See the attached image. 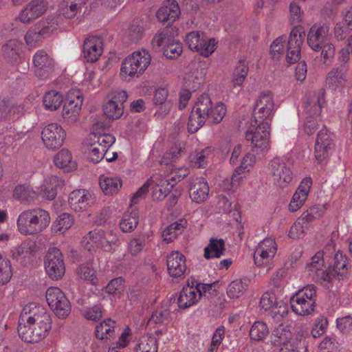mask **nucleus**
Wrapping results in <instances>:
<instances>
[{
  "label": "nucleus",
  "instance_id": "nucleus-2",
  "mask_svg": "<svg viewBox=\"0 0 352 352\" xmlns=\"http://www.w3.org/2000/svg\"><path fill=\"white\" fill-rule=\"evenodd\" d=\"M52 317L43 306L31 302L26 305L19 316L18 333L22 340L36 343L44 339L52 329Z\"/></svg>",
  "mask_w": 352,
  "mask_h": 352
},
{
  "label": "nucleus",
  "instance_id": "nucleus-57",
  "mask_svg": "<svg viewBox=\"0 0 352 352\" xmlns=\"http://www.w3.org/2000/svg\"><path fill=\"white\" fill-rule=\"evenodd\" d=\"M247 286L246 283L242 280H234L230 283L227 289V294L230 298H238L243 294Z\"/></svg>",
  "mask_w": 352,
  "mask_h": 352
},
{
  "label": "nucleus",
  "instance_id": "nucleus-30",
  "mask_svg": "<svg viewBox=\"0 0 352 352\" xmlns=\"http://www.w3.org/2000/svg\"><path fill=\"white\" fill-rule=\"evenodd\" d=\"M209 195V186L204 177L194 179L189 188V195L191 200L201 204L206 200Z\"/></svg>",
  "mask_w": 352,
  "mask_h": 352
},
{
  "label": "nucleus",
  "instance_id": "nucleus-55",
  "mask_svg": "<svg viewBox=\"0 0 352 352\" xmlns=\"http://www.w3.org/2000/svg\"><path fill=\"white\" fill-rule=\"evenodd\" d=\"M12 276L10 261L6 256L0 254V283H8Z\"/></svg>",
  "mask_w": 352,
  "mask_h": 352
},
{
  "label": "nucleus",
  "instance_id": "nucleus-54",
  "mask_svg": "<svg viewBox=\"0 0 352 352\" xmlns=\"http://www.w3.org/2000/svg\"><path fill=\"white\" fill-rule=\"evenodd\" d=\"M207 120L211 123L217 124L222 121L226 113V108L223 103L217 102L214 107L211 102V107L208 111Z\"/></svg>",
  "mask_w": 352,
  "mask_h": 352
},
{
  "label": "nucleus",
  "instance_id": "nucleus-8",
  "mask_svg": "<svg viewBox=\"0 0 352 352\" xmlns=\"http://www.w3.org/2000/svg\"><path fill=\"white\" fill-rule=\"evenodd\" d=\"M292 311L299 316L311 314L316 305V287L307 285L298 290L290 298Z\"/></svg>",
  "mask_w": 352,
  "mask_h": 352
},
{
  "label": "nucleus",
  "instance_id": "nucleus-42",
  "mask_svg": "<svg viewBox=\"0 0 352 352\" xmlns=\"http://www.w3.org/2000/svg\"><path fill=\"white\" fill-rule=\"evenodd\" d=\"M213 149L211 147H206L199 151H195L189 157L190 164L193 168H205L208 163V160L212 155Z\"/></svg>",
  "mask_w": 352,
  "mask_h": 352
},
{
  "label": "nucleus",
  "instance_id": "nucleus-52",
  "mask_svg": "<svg viewBox=\"0 0 352 352\" xmlns=\"http://www.w3.org/2000/svg\"><path fill=\"white\" fill-rule=\"evenodd\" d=\"M205 74L201 69L188 74L184 78L185 85L191 91H195L204 82Z\"/></svg>",
  "mask_w": 352,
  "mask_h": 352
},
{
  "label": "nucleus",
  "instance_id": "nucleus-45",
  "mask_svg": "<svg viewBox=\"0 0 352 352\" xmlns=\"http://www.w3.org/2000/svg\"><path fill=\"white\" fill-rule=\"evenodd\" d=\"M74 223V219L72 214L66 212L60 214L52 225V233H64L73 226Z\"/></svg>",
  "mask_w": 352,
  "mask_h": 352
},
{
  "label": "nucleus",
  "instance_id": "nucleus-18",
  "mask_svg": "<svg viewBox=\"0 0 352 352\" xmlns=\"http://www.w3.org/2000/svg\"><path fill=\"white\" fill-rule=\"evenodd\" d=\"M305 36V32L301 25H296L292 30L288 38L286 54V60L288 63L293 64L299 60L300 48Z\"/></svg>",
  "mask_w": 352,
  "mask_h": 352
},
{
  "label": "nucleus",
  "instance_id": "nucleus-24",
  "mask_svg": "<svg viewBox=\"0 0 352 352\" xmlns=\"http://www.w3.org/2000/svg\"><path fill=\"white\" fill-rule=\"evenodd\" d=\"M348 79L347 68L340 65L333 67L328 72L325 84L332 91H341L346 87Z\"/></svg>",
  "mask_w": 352,
  "mask_h": 352
},
{
  "label": "nucleus",
  "instance_id": "nucleus-40",
  "mask_svg": "<svg viewBox=\"0 0 352 352\" xmlns=\"http://www.w3.org/2000/svg\"><path fill=\"white\" fill-rule=\"evenodd\" d=\"M256 163V156L252 153H248L243 157L240 166L234 170L232 175V183L241 181L243 173H248Z\"/></svg>",
  "mask_w": 352,
  "mask_h": 352
},
{
  "label": "nucleus",
  "instance_id": "nucleus-28",
  "mask_svg": "<svg viewBox=\"0 0 352 352\" xmlns=\"http://www.w3.org/2000/svg\"><path fill=\"white\" fill-rule=\"evenodd\" d=\"M94 0H63L60 6V13L65 18H74L85 8L84 13L88 10V6L92 5Z\"/></svg>",
  "mask_w": 352,
  "mask_h": 352
},
{
  "label": "nucleus",
  "instance_id": "nucleus-53",
  "mask_svg": "<svg viewBox=\"0 0 352 352\" xmlns=\"http://www.w3.org/2000/svg\"><path fill=\"white\" fill-rule=\"evenodd\" d=\"M77 274L80 278L89 281L92 285H96L98 282L96 270L89 263L80 265L77 270Z\"/></svg>",
  "mask_w": 352,
  "mask_h": 352
},
{
  "label": "nucleus",
  "instance_id": "nucleus-61",
  "mask_svg": "<svg viewBox=\"0 0 352 352\" xmlns=\"http://www.w3.org/2000/svg\"><path fill=\"white\" fill-rule=\"evenodd\" d=\"M45 38L36 25L30 28L25 34L24 38L26 44L30 47H35L42 38Z\"/></svg>",
  "mask_w": 352,
  "mask_h": 352
},
{
  "label": "nucleus",
  "instance_id": "nucleus-11",
  "mask_svg": "<svg viewBox=\"0 0 352 352\" xmlns=\"http://www.w3.org/2000/svg\"><path fill=\"white\" fill-rule=\"evenodd\" d=\"M83 96L80 90L72 89L67 92L62 111L65 124L72 125L79 120Z\"/></svg>",
  "mask_w": 352,
  "mask_h": 352
},
{
  "label": "nucleus",
  "instance_id": "nucleus-6",
  "mask_svg": "<svg viewBox=\"0 0 352 352\" xmlns=\"http://www.w3.org/2000/svg\"><path fill=\"white\" fill-rule=\"evenodd\" d=\"M212 287V284L201 283L194 278L188 279L177 298L179 307L187 309L195 305L203 296L210 293Z\"/></svg>",
  "mask_w": 352,
  "mask_h": 352
},
{
  "label": "nucleus",
  "instance_id": "nucleus-33",
  "mask_svg": "<svg viewBox=\"0 0 352 352\" xmlns=\"http://www.w3.org/2000/svg\"><path fill=\"white\" fill-rule=\"evenodd\" d=\"M167 267L170 276L180 277L186 270V258L180 252L175 251L167 256Z\"/></svg>",
  "mask_w": 352,
  "mask_h": 352
},
{
  "label": "nucleus",
  "instance_id": "nucleus-35",
  "mask_svg": "<svg viewBox=\"0 0 352 352\" xmlns=\"http://www.w3.org/2000/svg\"><path fill=\"white\" fill-rule=\"evenodd\" d=\"M188 226V221L184 218L179 219L166 227L162 231V237L167 243H171L181 234Z\"/></svg>",
  "mask_w": 352,
  "mask_h": 352
},
{
  "label": "nucleus",
  "instance_id": "nucleus-46",
  "mask_svg": "<svg viewBox=\"0 0 352 352\" xmlns=\"http://www.w3.org/2000/svg\"><path fill=\"white\" fill-rule=\"evenodd\" d=\"M157 340L150 334L141 336L136 346V352H157Z\"/></svg>",
  "mask_w": 352,
  "mask_h": 352
},
{
  "label": "nucleus",
  "instance_id": "nucleus-49",
  "mask_svg": "<svg viewBox=\"0 0 352 352\" xmlns=\"http://www.w3.org/2000/svg\"><path fill=\"white\" fill-rule=\"evenodd\" d=\"M38 29L45 37L54 32L58 26V16H50L42 19L37 24Z\"/></svg>",
  "mask_w": 352,
  "mask_h": 352
},
{
  "label": "nucleus",
  "instance_id": "nucleus-1",
  "mask_svg": "<svg viewBox=\"0 0 352 352\" xmlns=\"http://www.w3.org/2000/svg\"><path fill=\"white\" fill-rule=\"evenodd\" d=\"M275 112L273 96L270 92L261 94L254 109V120L248 127L245 139L251 142L252 151L265 153L270 148L269 128Z\"/></svg>",
  "mask_w": 352,
  "mask_h": 352
},
{
  "label": "nucleus",
  "instance_id": "nucleus-39",
  "mask_svg": "<svg viewBox=\"0 0 352 352\" xmlns=\"http://www.w3.org/2000/svg\"><path fill=\"white\" fill-rule=\"evenodd\" d=\"M22 43L17 39H10L2 46L4 56L10 62L16 63L20 59Z\"/></svg>",
  "mask_w": 352,
  "mask_h": 352
},
{
  "label": "nucleus",
  "instance_id": "nucleus-50",
  "mask_svg": "<svg viewBox=\"0 0 352 352\" xmlns=\"http://www.w3.org/2000/svg\"><path fill=\"white\" fill-rule=\"evenodd\" d=\"M12 257L21 263L29 258L32 253V248L27 241L22 242L20 245L14 247L11 250Z\"/></svg>",
  "mask_w": 352,
  "mask_h": 352
},
{
  "label": "nucleus",
  "instance_id": "nucleus-10",
  "mask_svg": "<svg viewBox=\"0 0 352 352\" xmlns=\"http://www.w3.org/2000/svg\"><path fill=\"white\" fill-rule=\"evenodd\" d=\"M210 107L211 99L208 94H202L197 98L188 118L187 128L189 133H195L205 124Z\"/></svg>",
  "mask_w": 352,
  "mask_h": 352
},
{
  "label": "nucleus",
  "instance_id": "nucleus-13",
  "mask_svg": "<svg viewBox=\"0 0 352 352\" xmlns=\"http://www.w3.org/2000/svg\"><path fill=\"white\" fill-rule=\"evenodd\" d=\"M277 251V245L272 238H266L256 246L254 252V261L258 267L265 266L267 272L272 266V261Z\"/></svg>",
  "mask_w": 352,
  "mask_h": 352
},
{
  "label": "nucleus",
  "instance_id": "nucleus-17",
  "mask_svg": "<svg viewBox=\"0 0 352 352\" xmlns=\"http://www.w3.org/2000/svg\"><path fill=\"white\" fill-rule=\"evenodd\" d=\"M45 268L49 276L54 280H58L65 274V267L63 255L60 250L50 248L45 259Z\"/></svg>",
  "mask_w": 352,
  "mask_h": 352
},
{
  "label": "nucleus",
  "instance_id": "nucleus-16",
  "mask_svg": "<svg viewBox=\"0 0 352 352\" xmlns=\"http://www.w3.org/2000/svg\"><path fill=\"white\" fill-rule=\"evenodd\" d=\"M334 135L327 128L323 127L318 133L314 146V156L318 163L326 160L334 147Z\"/></svg>",
  "mask_w": 352,
  "mask_h": 352
},
{
  "label": "nucleus",
  "instance_id": "nucleus-58",
  "mask_svg": "<svg viewBox=\"0 0 352 352\" xmlns=\"http://www.w3.org/2000/svg\"><path fill=\"white\" fill-rule=\"evenodd\" d=\"M13 195L16 199L24 201L33 199L36 195V192L28 185H19L15 187Z\"/></svg>",
  "mask_w": 352,
  "mask_h": 352
},
{
  "label": "nucleus",
  "instance_id": "nucleus-36",
  "mask_svg": "<svg viewBox=\"0 0 352 352\" xmlns=\"http://www.w3.org/2000/svg\"><path fill=\"white\" fill-rule=\"evenodd\" d=\"M54 162L57 167L63 168L67 172L73 171L77 168V163L73 160L72 153L65 148L61 149L56 154Z\"/></svg>",
  "mask_w": 352,
  "mask_h": 352
},
{
  "label": "nucleus",
  "instance_id": "nucleus-34",
  "mask_svg": "<svg viewBox=\"0 0 352 352\" xmlns=\"http://www.w3.org/2000/svg\"><path fill=\"white\" fill-rule=\"evenodd\" d=\"M180 13L178 3L175 0H166L156 13V16L162 22H174Z\"/></svg>",
  "mask_w": 352,
  "mask_h": 352
},
{
  "label": "nucleus",
  "instance_id": "nucleus-51",
  "mask_svg": "<svg viewBox=\"0 0 352 352\" xmlns=\"http://www.w3.org/2000/svg\"><path fill=\"white\" fill-rule=\"evenodd\" d=\"M313 218L309 210L304 213V216L301 219L296 221L290 228L288 236L291 239L300 238L304 233L305 228L303 223L308 222Z\"/></svg>",
  "mask_w": 352,
  "mask_h": 352
},
{
  "label": "nucleus",
  "instance_id": "nucleus-47",
  "mask_svg": "<svg viewBox=\"0 0 352 352\" xmlns=\"http://www.w3.org/2000/svg\"><path fill=\"white\" fill-rule=\"evenodd\" d=\"M63 101V95L55 90L47 91L43 97V105L47 110L55 111L58 109Z\"/></svg>",
  "mask_w": 352,
  "mask_h": 352
},
{
  "label": "nucleus",
  "instance_id": "nucleus-64",
  "mask_svg": "<svg viewBox=\"0 0 352 352\" xmlns=\"http://www.w3.org/2000/svg\"><path fill=\"white\" fill-rule=\"evenodd\" d=\"M96 138L97 140L93 143L97 146L101 147L104 152L109 150L116 142V138L109 133L100 134Z\"/></svg>",
  "mask_w": 352,
  "mask_h": 352
},
{
  "label": "nucleus",
  "instance_id": "nucleus-29",
  "mask_svg": "<svg viewBox=\"0 0 352 352\" xmlns=\"http://www.w3.org/2000/svg\"><path fill=\"white\" fill-rule=\"evenodd\" d=\"M33 63L36 68V75L41 78H47L54 67V60L43 50L34 54Z\"/></svg>",
  "mask_w": 352,
  "mask_h": 352
},
{
  "label": "nucleus",
  "instance_id": "nucleus-43",
  "mask_svg": "<svg viewBox=\"0 0 352 352\" xmlns=\"http://www.w3.org/2000/svg\"><path fill=\"white\" fill-rule=\"evenodd\" d=\"M270 330L267 324L261 320L255 321L249 332L250 340L253 342H263L268 336Z\"/></svg>",
  "mask_w": 352,
  "mask_h": 352
},
{
  "label": "nucleus",
  "instance_id": "nucleus-31",
  "mask_svg": "<svg viewBox=\"0 0 352 352\" xmlns=\"http://www.w3.org/2000/svg\"><path fill=\"white\" fill-rule=\"evenodd\" d=\"M65 185V181L60 177L53 175L45 179L39 191H36V195L39 194L42 197L47 200H53L58 192V190L62 188Z\"/></svg>",
  "mask_w": 352,
  "mask_h": 352
},
{
  "label": "nucleus",
  "instance_id": "nucleus-20",
  "mask_svg": "<svg viewBox=\"0 0 352 352\" xmlns=\"http://www.w3.org/2000/svg\"><path fill=\"white\" fill-rule=\"evenodd\" d=\"M294 342L297 349H300L301 340L298 338H294L290 329L285 325L280 324L274 329L270 336V343L274 346L281 348H291Z\"/></svg>",
  "mask_w": 352,
  "mask_h": 352
},
{
  "label": "nucleus",
  "instance_id": "nucleus-21",
  "mask_svg": "<svg viewBox=\"0 0 352 352\" xmlns=\"http://www.w3.org/2000/svg\"><path fill=\"white\" fill-rule=\"evenodd\" d=\"M48 7L47 0H31L21 10L19 14V19L23 23H30L41 16Z\"/></svg>",
  "mask_w": 352,
  "mask_h": 352
},
{
  "label": "nucleus",
  "instance_id": "nucleus-27",
  "mask_svg": "<svg viewBox=\"0 0 352 352\" xmlns=\"http://www.w3.org/2000/svg\"><path fill=\"white\" fill-rule=\"evenodd\" d=\"M92 195L88 190L77 189L69 195V205L76 212L85 211L92 203Z\"/></svg>",
  "mask_w": 352,
  "mask_h": 352
},
{
  "label": "nucleus",
  "instance_id": "nucleus-4",
  "mask_svg": "<svg viewBox=\"0 0 352 352\" xmlns=\"http://www.w3.org/2000/svg\"><path fill=\"white\" fill-rule=\"evenodd\" d=\"M151 62V56L146 50H137L125 57L122 61L120 76L129 81L141 76Z\"/></svg>",
  "mask_w": 352,
  "mask_h": 352
},
{
  "label": "nucleus",
  "instance_id": "nucleus-19",
  "mask_svg": "<svg viewBox=\"0 0 352 352\" xmlns=\"http://www.w3.org/2000/svg\"><path fill=\"white\" fill-rule=\"evenodd\" d=\"M128 95L124 90H116L111 93V98L104 104L103 111L109 119L120 118L124 113V102L126 101Z\"/></svg>",
  "mask_w": 352,
  "mask_h": 352
},
{
  "label": "nucleus",
  "instance_id": "nucleus-15",
  "mask_svg": "<svg viewBox=\"0 0 352 352\" xmlns=\"http://www.w3.org/2000/svg\"><path fill=\"white\" fill-rule=\"evenodd\" d=\"M185 41L191 50L199 52L204 57H208L213 53L217 44L214 38L206 40L204 34L199 31L188 33Z\"/></svg>",
  "mask_w": 352,
  "mask_h": 352
},
{
  "label": "nucleus",
  "instance_id": "nucleus-22",
  "mask_svg": "<svg viewBox=\"0 0 352 352\" xmlns=\"http://www.w3.org/2000/svg\"><path fill=\"white\" fill-rule=\"evenodd\" d=\"M323 252H318L311 261L307 264L306 269L317 280L330 282L332 280V272L324 265Z\"/></svg>",
  "mask_w": 352,
  "mask_h": 352
},
{
  "label": "nucleus",
  "instance_id": "nucleus-62",
  "mask_svg": "<svg viewBox=\"0 0 352 352\" xmlns=\"http://www.w3.org/2000/svg\"><path fill=\"white\" fill-rule=\"evenodd\" d=\"M270 316L276 322H280L288 314L289 309L287 304L283 301H278L270 311Z\"/></svg>",
  "mask_w": 352,
  "mask_h": 352
},
{
  "label": "nucleus",
  "instance_id": "nucleus-41",
  "mask_svg": "<svg viewBox=\"0 0 352 352\" xmlns=\"http://www.w3.org/2000/svg\"><path fill=\"white\" fill-rule=\"evenodd\" d=\"M139 222L138 212L131 208L126 211L120 220V228L123 232H131L136 228Z\"/></svg>",
  "mask_w": 352,
  "mask_h": 352
},
{
  "label": "nucleus",
  "instance_id": "nucleus-60",
  "mask_svg": "<svg viewBox=\"0 0 352 352\" xmlns=\"http://www.w3.org/2000/svg\"><path fill=\"white\" fill-rule=\"evenodd\" d=\"M183 51L182 44L179 41H173L164 47V55L169 59L179 57Z\"/></svg>",
  "mask_w": 352,
  "mask_h": 352
},
{
  "label": "nucleus",
  "instance_id": "nucleus-38",
  "mask_svg": "<svg viewBox=\"0 0 352 352\" xmlns=\"http://www.w3.org/2000/svg\"><path fill=\"white\" fill-rule=\"evenodd\" d=\"M225 241L222 239L211 238L204 248V256L206 259L220 258L224 254Z\"/></svg>",
  "mask_w": 352,
  "mask_h": 352
},
{
  "label": "nucleus",
  "instance_id": "nucleus-9",
  "mask_svg": "<svg viewBox=\"0 0 352 352\" xmlns=\"http://www.w3.org/2000/svg\"><path fill=\"white\" fill-rule=\"evenodd\" d=\"M269 173L274 186L284 189L290 186L294 174L285 157H276L269 164Z\"/></svg>",
  "mask_w": 352,
  "mask_h": 352
},
{
  "label": "nucleus",
  "instance_id": "nucleus-26",
  "mask_svg": "<svg viewBox=\"0 0 352 352\" xmlns=\"http://www.w3.org/2000/svg\"><path fill=\"white\" fill-rule=\"evenodd\" d=\"M329 32V26L321 23L313 25L307 34V45L315 51L319 52L324 43V39Z\"/></svg>",
  "mask_w": 352,
  "mask_h": 352
},
{
  "label": "nucleus",
  "instance_id": "nucleus-59",
  "mask_svg": "<svg viewBox=\"0 0 352 352\" xmlns=\"http://www.w3.org/2000/svg\"><path fill=\"white\" fill-rule=\"evenodd\" d=\"M248 72V67L244 61H240L234 72L233 85L241 86L245 80Z\"/></svg>",
  "mask_w": 352,
  "mask_h": 352
},
{
  "label": "nucleus",
  "instance_id": "nucleus-23",
  "mask_svg": "<svg viewBox=\"0 0 352 352\" xmlns=\"http://www.w3.org/2000/svg\"><path fill=\"white\" fill-rule=\"evenodd\" d=\"M103 50L102 38L97 36H89L83 43L82 54L84 58L87 62H96L102 56Z\"/></svg>",
  "mask_w": 352,
  "mask_h": 352
},
{
  "label": "nucleus",
  "instance_id": "nucleus-56",
  "mask_svg": "<svg viewBox=\"0 0 352 352\" xmlns=\"http://www.w3.org/2000/svg\"><path fill=\"white\" fill-rule=\"evenodd\" d=\"M20 107L14 106L9 100H0V121L14 118L16 111H19Z\"/></svg>",
  "mask_w": 352,
  "mask_h": 352
},
{
  "label": "nucleus",
  "instance_id": "nucleus-7",
  "mask_svg": "<svg viewBox=\"0 0 352 352\" xmlns=\"http://www.w3.org/2000/svg\"><path fill=\"white\" fill-rule=\"evenodd\" d=\"M119 243V239L113 230H94L88 232L82 239V245L89 252L102 250L111 252L113 245Z\"/></svg>",
  "mask_w": 352,
  "mask_h": 352
},
{
  "label": "nucleus",
  "instance_id": "nucleus-37",
  "mask_svg": "<svg viewBox=\"0 0 352 352\" xmlns=\"http://www.w3.org/2000/svg\"><path fill=\"white\" fill-rule=\"evenodd\" d=\"M99 184L105 195H112L118 192L122 186V181L117 177L102 175L99 179Z\"/></svg>",
  "mask_w": 352,
  "mask_h": 352
},
{
  "label": "nucleus",
  "instance_id": "nucleus-63",
  "mask_svg": "<svg viewBox=\"0 0 352 352\" xmlns=\"http://www.w3.org/2000/svg\"><path fill=\"white\" fill-rule=\"evenodd\" d=\"M105 156V152L101 149V147L97 146L94 143L91 144L86 152L87 159L93 163L100 162Z\"/></svg>",
  "mask_w": 352,
  "mask_h": 352
},
{
  "label": "nucleus",
  "instance_id": "nucleus-3",
  "mask_svg": "<svg viewBox=\"0 0 352 352\" xmlns=\"http://www.w3.org/2000/svg\"><path fill=\"white\" fill-rule=\"evenodd\" d=\"M50 213L41 208L23 210L16 218V230L23 236H34L43 232L50 225Z\"/></svg>",
  "mask_w": 352,
  "mask_h": 352
},
{
  "label": "nucleus",
  "instance_id": "nucleus-48",
  "mask_svg": "<svg viewBox=\"0 0 352 352\" xmlns=\"http://www.w3.org/2000/svg\"><path fill=\"white\" fill-rule=\"evenodd\" d=\"M116 321L106 319L96 327V336L100 340L109 339L114 333Z\"/></svg>",
  "mask_w": 352,
  "mask_h": 352
},
{
  "label": "nucleus",
  "instance_id": "nucleus-25",
  "mask_svg": "<svg viewBox=\"0 0 352 352\" xmlns=\"http://www.w3.org/2000/svg\"><path fill=\"white\" fill-rule=\"evenodd\" d=\"M311 186L312 179L310 177H306L300 182L289 204L288 209L290 212H296L303 206L307 199Z\"/></svg>",
  "mask_w": 352,
  "mask_h": 352
},
{
  "label": "nucleus",
  "instance_id": "nucleus-14",
  "mask_svg": "<svg viewBox=\"0 0 352 352\" xmlns=\"http://www.w3.org/2000/svg\"><path fill=\"white\" fill-rule=\"evenodd\" d=\"M41 139L47 149L55 151L64 144L66 131L59 124L50 123L43 129Z\"/></svg>",
  "mask_w": 352,
  "mask_h": 352
},
{
  "label": "nucleus",
  "instance_id": "nucleus-5",
  "mask_svg": "<svg viewBox=\"0 0 352 352\" xmlns=\"http://www.w3.org/2000/svg\"><path fill=\"white\" fill-rule=\"evenodd\" d=\"M325 103V91L320 89L309 91L306 96L305 113L306 115L304 130L306 133H314L318 126V118Z\"/></svg>",
  "mask_w": 352,
  "mask_h": 352
},
{
  "label": "nucleus",
  "instance_id": "nucleus-12",
  "mask_svg": "<svg viewBox=\"0 0 352 352\" xmlns=\"http://www.w3.org/2000/svg\"><path fill=\"white\" fill-rule=\"evenodd\" d=\"M45 297L48 305L58 318L64 319L69 315L71 304L60 289L56 287H49Z\"/></svg>",
  "mask_w": 352,
  "mask_h": 352
},
{
  "label": "nucleus",
  "instance_id": "nucleus-32",
  "mask_svg": "<svg viewBox=\"0 0 352 352\" xmlns=\"http://www.w3.org/2000/svg\"><path fill=\"white\" fill-rule=\"evenodd\" d=\"M152 186V197L153 200L160 201L164 199L170 192L174 186V183L168 177L160 178V175H154L151 178Z\"/></svg>",
  "mask_w": 352,
  "mask_h": 352
},
{
  "label": "nucleus",
  "instance_id": "nucleus-44",
  "mask_svg": "<svg viewBox=\"0 0 352 352\" xmlns=\"http://www.w3.org/2000/svg\"><path fill=\"white\" fill-rule=\"evenodd\" d=\"M328 270L332 272V278H340L344 276L348 270V261L345 256L338 252L334 256V263L333 267H329Z\"/></svg>",
  "mask_w": 352,
  "mask_h": 352
}]
</instances>
